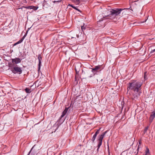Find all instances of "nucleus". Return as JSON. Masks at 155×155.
Returning <instances> with one entry per match:
<instances>
[{
    "label": "nucleus",
    "mask_w": 155,
    "mask_h": 155,
    "mask_svg": "<svg viewBox=\"0 0 155 155\" xmlns=\"http://www.w3.org/2000/svg\"><path fill=\"white\" fill-rule=\"evenodd\" d=\"M148 127H146L145 128V129L144 130V134H145L147 132V131L148 130Z\"/></svg>",
    "instance_id": "obj_24"
},
{
    "label": "nucleus",
    "mask_w": 155,
    "mask_h": 155,
    "mask_svg": "<svg viewBox=\"0 0 155 155\" xmlns=\"http://www.w3.org/2000/svg\"><path fill=\"white\" fill-rule=\"evenodd\" d=\"M61 2L60 1H54V2Z\"/></svg>",
    "instance_id": "obj_35"
},
{
    "label": "nucleus",
    "mask_w": 155,
    "mask_h": 155,
    "mask_svg": "<svg viewBox=\"0 0 155 155\" xmlns=\"http://www.w3.org/2000/svg\"><path fill=\"white\" fill-rule=\"evenodd\" d=\"M13 69L14 70L12 71V72L15 74L16 73H16H19V74H21L22 73V71L19 67H15Z\"/></svg>",
    "instance_id": "obj_6"
},
{
    "label": "nucleus",
    "mask_w": 155,
    "mask_h": 155,
    "mask_svg": "<svg viewBox=\"0 0 155 155\" xmlns=\"http://www.w3.org/2000/svg\"><path fill=\"white\" fill-rule=\"evenodd\" d=\"M81 28L82 31H83V30H84L85 28V27L84 26V25L81 26Z\"/></svg>",
    "instance_id": "obj_26"
},
{
    "label": "nucleus",
    "mask_w": 155,
    "mask_h": 155,
    "mask_svg": "<svg viewBox=\"0 0 155 155\" xmlns=\"http://www.w3.org/2000/svg\"><path fill=\"white\" fill-rule=\"evenodd\" d=\"M97 135L96 134H95L94 135L92 139H91L92 141L93 142H94V141L95 139V138H96V137H97Z\"/></svg>",
    "instance_id": "obj_17"
},
{
    "label": "nucleus",
    "mask_w": 155,
    "mask_h": 155,
    "mask_svg": "<svg viewBox=\"0 0 155 155\" xmlns=\"http://www.w3.org/2000/svg\"><path fill=\"white\" fill-rule=\"evenodd\" d=\"M75 71H76V73L77 74H78L79 72V71H78L76 69V67H75Z\"/></svg>",
    "instance_id": "obj_29"
},
{
    "label": "nucleus",
    "mask_w": 155,
    "mask_h": 155,
    "mask_svg": "<svg viewBox=\"0 0 155 155\" xmlns=\"http://www.w3.org/2000/svg\"><path fill=\"white\" fill-rule=\"evenodd\" d=\"M145 155H150L149 150L148 148L146 149Z\"/></svg>",
    "instance_id": "obj_18"
},
{
    "label": "nucleus",
    "mask_w": 155,
    "mask_h": 155,
    "mask_svg": "<svg viewBox=\"0 0 155 155\" xmlns=\"http://www.w3.org/2000/svg\"><path fill=\"white\" fill-rule=\"evenodd\" d=\"M124 10V9L120 8H115L114 9H111L110 10V13L115 15L116 16L119 15L121 12Z\"/></svg>",
    "instance_id": "obj_4"
},
{
    "label": "nucleus",
    "mask_w": 155,
    "mask_h": 155,
    "mask_svg": "<svg viewBox=\"0 0 155 155\" xmlns=\"http://www.w3.org/2000/svg\"><path fill=\"white\" fill-rule=\"evenodd\" d=\"M102 19V18L101 19ZM103 20L102 19L100 20L99 21L97 22V25L99 27H104V22L103 21Z\"/></svg>",
    "instance_id": "obj_8"
},
{
    "label": "nucleus",
    "mask_w": 155,
    "mask_h": 155,
    "mask_svg": "<svg viewBox=\"0 0 155 155\" xmlns=\"http://www.w3.org/2000/svg\"><path fill=\"white\" fill-rule=\"evenodd\" d=\"M51 149L50 148H49L48 150V151H47V154L48 155V154H50V153H51Z\"/></svg>",
    "instance_id": "obj_25"
},
{
    "label": "nucleus",
    "mask_w": 155,
    "mask_h": 155,
    "mask_svg": "<svg viewBox=\"0 0 155 155\" xmlns=\"http://www.w3.org/2000/svg\"><path fill=\"white\" fill-rule=\"evenodd\" d=\"M140 144V141L139 142Z\"/></svg>",
    "instance_id": "obj_38"
},
{
    "label": "nucleus",
    "mask_w": 155,
    "mask_h": 155,
    "mask_svg": "<svg viewBox=\"0 0 155 155\" xmlns=\"http://www.w3.org/2000/svg\"><path fill=\"white\" fill-rule=\"evenodd\" d=\"M24 8H26V9H31V5L28 6H24Z\"/></svg>",
    "instance_id": "obj_21"
},
{
    "label": "nucleus",
    "mask_w": 155,
    "mask_h": 155,
    "mask_svg": "<svg viewBox=\"0 0 155 155\" xmlns=\"http://www.w3.org/2000/svg\"><path fill=\"white\" fill-rule=\"evenodd\" d=\"M38 8V6H35L33 5H31V9H33L35 11Z\"/></svg>",
    "instance_id": "obj_16"
},
{
    "label": "nucleus",
    "mask_w": 155,
    "mask_h": 155,
    "mask_svg": "<svg viewBox=\"0 0 155 155\" xmlns=\"http://www.w3.org/2000/svg\"><path fill=\"white\" fill-rule=\"evenodd\" d=\"M18 43L17 42H16V43H15L14 44H13V46H15L16 45H18Z\"/></svg>",
    "instance_id": "obj_31"
},
{
    "label": "nucleus",
    "mask_w": 155,
    "mask_h": 155,
    "mask_svg": "<svg viewBox=\"0 0 155 155\" xmlns=\"http://www.w3.org/2000/svg\"><path fill=\"white\" fill-rule=\"evenodd\" d=\"M68 5L71 6L72 8H73L76 10H77L78 11H79V12H81V11L79 9H78L75 6H74L73 5H70V4H69Z\"/></svg>",
    "instance_id": "obj_15"
},
{
    "label": "nucleus",
    "mask_w": 155,
    "mask_h": 155,
    "mask_svg": "<svg viewBox=\"0 0 155 155\" xmlns=\"http://www.w3.org/2000/svg\"><path fill=\"white\" fill-rule=\"evenodd\" d=\"M22 42V40H19L17 42L18 44L21 43Z\"/></svg>",
    "instance_id": "obj_27"
},
{
    "label": "nucleus",
    "mask_w": 155,
    "mask_h": 155,
    "mask_svg": "<svg viewBox=\"0 0 155 155\" xmlns=\"http://www.w3.org/2000/svg\"><path fill=\"white\" fill-rule=\"evenodd\" d=\"M24 36L22 38L20 39V40H22V41H23V39H24Z\"/></svg>",
    "instance_id": "obj_33"
},
{
    "label": "nucleus",
    "mask_w": 155,
    "mask_h": 155,
    "mask_svg": "<svg viewBox=\"0 0 155 155\" xmlns=\"http://www.w3.org/2000/svg\"><path fill=\"white\" fill-rule=\"evenodd\" d=\"M33 148L32 147L31 150L28 153V154L27 155H33L32 154V153H31V151H32V150L33 149Z\"/></svg>",
    "instance_id": "obj_22"
},
{
    "label": "nucleus",
    "mask_w": 155,
    "mask_h": 155,
    "mask_svg": "<svg viewBox=\"0 0 155 155\" xmlns=\"http://www.w3.org/2000/svg\"><path fill=\"white\" fill-rule=\"evenodd\" d=\"M22 59L16 58H15L12 59V62L13 64H16L21 62Z\"/></svg>",
    "instance_id": "obj_5"
},
{
    "label": "nucleus",
    "mask_w": 155,
    "mask_h": 155,
    "mask_svg": "<svg viewBox=\"0 0 155 155\" xmlns=\"http://www.w3.org/2000/svg\"><path fill=\"white\" fill-rule=\"evenodd\" d=\"M130 4L131 3H133V2H137L138 1V0H129Z\"/></svg>",
    "instance_id": "obj_19"
},
{
    "label": "nucleus",
    "mask_w": 155,
    "mask_h": 155,
    "mask_svg": "<svg viewBox=\"0 0 155 155\" xmlns=\"http://www.w3.org/2000/svg\"><path fill=\"white\" fill-rule=\"evenodd\" d=\"M155 52V49H154L152 50L150 52V53H153L154 52Z\"/></svg>",
    "instance_id": "obj_28"
},
{
    "label": "nucleus",
    "mask_w": 155,
    "mask_h": 155,
    "mask_svg": "<svg viewBox=\"0 0 155 155\" xmlns=\"http://www.w3.org/2000/svg\"><path fill=\"white\" fill-rule=\"evenodd\" d=\"M38 59L39 61V64L38 67V70L39 71H40L41 66V60H42V57L40 55H38Z\"/></svg>",
    "instance_id": "obj_7"
},
{
    "label": "nucleus",
    "mask_w": 155,
    "mask_h": 155,
    "mask_svg": "<svg viewBox=\"0 0 155 155\" xmlns=\"http://www.w3.org/2000/svg\"><path fill=\"white\" fill-rule=\"evenodd\" d=\"M103 69L102 66L99 65L95 66L93 68H92L91 71L94 74V75L95 74H98L100 73Z\"/></svg>",
    "instance_id": "obj_2"
},
{
    "label": "nucleus",
    "mask_w": 155,
    "mask_h": 155,
    "mask_svg": "<svg viewBox=\"0 0 155 155\" xmlns=\"http://www.w3.org/2000/svg\"><path fill=\"white\" fill-rule=\"evenodd\" d=\"M136 93H135V94H133L134 97L132 98L134 100H136L137 99L138 97L139 96V92H136Z\"/></svg>",
    "instance_id": "obj_10"
},
{
    "label": "nucleus",
    "mask_w": 155,
    "mask_h": 155,
    "mask_svg": "<svg viewBox=\"0 0 155 155\" xmlns=\"http://www.w3.org/2000/svg\"><path fill=\"white\" fill-rule=\"evenodd\" d=\"M71 1L76 5H79L80 3V0H71Z\"/></svg>",
    "instance_id": "obj_13"
},
{
    "label": "nucleus",
    "mask_w": 155,
    "mask_h": 155,
    "mask_svg": "<svg viewBox=\"0 0 155 155\" xmlns=\"http://www.w3.org/2000/svg\"><path fill=\"white\" fill-rule=\"evenodd\" d=\"M100 128L98 130H97L95 132V134H96L97 135L98 134H99V132H100Z\"/></svg>",
    "instance_id": "obj_20"
},
{
    "label": "nucleus",
    "mask_w": 155,
    "mask_h": 155,
    "mask_svg": "<svg viewBox=\"0 0 155 155\" xmlns=\"http://www.w3.org/2000/svg\"><path fill=\"white\" fill-rule=\"evenodd\" d=\"M108 150H109V147L108 146ZM108 153L109 154H110V152H109V151H108Z\"/></svg>",
    "instance_id": "obj_36"
},
{
    "label": "nucleus",
    "mask_w": 155,
    "mask_h": 155,
    "mask_svg": "<svg viewBox=\"0 0 155 155\" xmlns=\"http://www.w3.org/2000/svg\"><path fill=\"white\" fill-rule=\"evenodd\" d=\"M24 36L22 38L20 39V40H22V41H23V39H24Z\"/></svg>",
    "instance_id": "obj_32"
},
{
    "label": "nucleus",
    "mask_w": 155,
    "mask_h": 155,
    "mask_svg": "<svg viewBox=\"0 0 155 155\" xmlns=\"http://www.w3.org/2000/svg\"><path fill=\"white\" fill-rule=\"evenodd\" d=\"M125 9H128V8H126Z\"/></svg>",
    "instance_id": "obj_40"
},
{
    "label": "nucleus",
    "mask_w": 155,
    "mask_h": 155,
    "mask_svg": "<svg viewBox=\"0 0 155 155\" xmlns=\"http://www.w3.org/2000/svg\"><path fill=\"white\" fill-rule=\"evenodd\" d=\"M30 28H28V31L30 29Z\"/></svg>",
    "instance_id": "obj_37"
},
{
    "label": "nucleus",
    "mask_w": 155,
    "mask_h": 155,
    "mask_svg": "<svg viewBox=\"0 0 155 155\" xmlns=\"http://www.w3.org/2000/svg\"><path fill=\"white\" fill-rule=\"evenodd\" d=\"M134 4L135 5L136 4V3H134Z\"/></svg>",
    "instance_id": "obj_39"
},
{
    "label": "nucleus",
    "mask_w": 155,
    "mask_h": 155,
    "mask_svg": "<svg viewBox=\"0 0 155 155\" xmlns=\"http://www.w3.org/2000/svg\"><path fill=\"white\" fill-rule=\"evenodd\" d=\"M24 36L22 38L20 39V40H22V41H23V39H24Z\"/></svg>",
    "instance_id": "obj_34"
},
{
    "label": "nucleus",
    "mask_w": 155,
    "mask_h": 155,
    "mask_svg": "<svg viewBox=\"0 0 155 155\" xmlns=\"http://www.w3.org/2000/svg\"><path fill=\"white\" fill-rule=\"evenodd\" d=\"M107 132V131H106L104 132L101 135H100L98 136V142L97 146V152L98 151V150L102 144V140L104 137V136L105 135Z\"/></svg>",
    "instance_id": "obj_3"
},
{
    "label": "nucleus",
    "mask_w": 155,
    "mask_h": 155,
    "mask_svg": "<svg viewBox=\"0 0 155 155\" xmlns=\"http://www.w3.org/2000/svg\"><path fill=\"white\" fill-rule=\"evenodd\" d=\"M25 91L26 93H30L31 92V89L28 88H26L25 89Z\"/></svg>",
    "instance_id": "obj_14"
},
{
    "label": "nucleus",
    "mask_w": 155,
    "mask_h": 155,
    "mask_svg": "<svg viewBox=\"0 0 155 155\" xmlns=\"http://www.w3.org/2000/svg\"><path fill=\"white\" fill-rule=\"evenodd\" d=\"M147 73V72H145L144 73V79L146 80L147 79V76H146V74Z\"/></svg>",
    "instance_id": "obj_23"
},
{
    "label": "nucleus",
    "mask_w": 155,
    "mask_h": 155,
    "mask_svg": "<svg viewBox=\"0 0 155 155\" xmlns=\"http://www.w3.org/2000/svg\"><path fill=\"white\" fill-rule=\"evenodd\" d=\"M142 85L141 82L139 81H134L129 83L127 86V89L133 90L134 92H138L140 90V87Z\"/></svg>",
    "instance_id": "obj_1"
},
{
    "label": "nucleus",
    "mask_w": 155,
    "mask_h": 155,
    "mask_svg": "<svg viewBox=\"0 0 155 155\" xmlns=\"http://www.w3.org/2000/svg\"><path fill=\"white\" fill-rule=\"evenodd\" d=\"M110 14H109V15H107V16L109 17V18L111 20H113L115 18H116V16L113 15V14H112L111 13H110Z\"/></svg>",
    "instance_id": "obj_11"
},
{
    "label": "nucleus",
    "mask_w": 155,
    "mask_h": 155,
    "mask_svg": "<svg viewBox=\"0 0 155 155\" xmlns=\"http://www.w3.org/2000/svg\"><path fill=\"white\" fill-rule=\"evenodd\" d=\"M87 0H80V2H85L87 1Z\"/></svg>",
    "instance_id": "obj_30"
},
{
    "label": "nucleus",
    "mask_w": 155,
    "mask_h": 155,
    "mask_svg": "<svg viewBox=\"0 0 155 155\" xmlns=\"http://www.w3.org/2000/svg\"><path fill=\"white\" fill-rule=\"evenodd\" d=\"M68 108H65V109L62 112V115L61 116V118L62 117H63L66 114L68 111Z\"/></svg>",
    "instance_id": "obj_12"
},
{
    "label": "nucleus",
    "mask_w": 155,
    "mask_h": 155,
    "mask_svg": "<svg viewBox=\"0 0 155 155\" xmlns=\"http://www.w3.org/2000/svg\"><path fill=\"white\" fill-rule=\"evenodd\" d=\"M74 150L75 152H81V145H79Z\"/></svg>",
    "instance_id": "obj_9"
}]
</instances>
